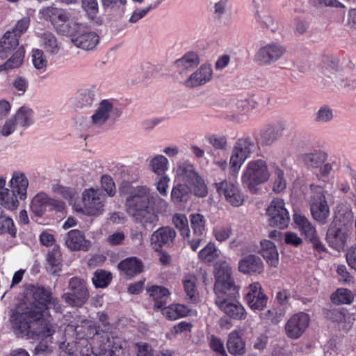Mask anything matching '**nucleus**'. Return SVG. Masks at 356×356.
Returning <instances> with one entry per match:
<instances>
[{
  "instance_id": "f257e3e1",
  "label": "nucleus",
  "mask_w": 356,
  "mask_h": 356,
  "mask_svg": "<svg viewBox=\"0 0 356 356\" xmlns=\"http://www.w3.org/2000/svg\"><path fill=\"white\" fill-rule=\"evenodd\" d=\"M125 206L133 220L145 229H152L159 221L158 213L167 212L170 207L165 200L147 186L133 188Z\"/></svg>"
},
{
  "instance_id": "f03ea898",
  "label": "nucleus",
  "mask_w": 356,
  "mask_h": 356,
  "mask_svg": "<svg viewBox=\"0 0 356 356\" xmlns=\"http://www.w3.org/2000/svg\"><path fill=\"white\" fill-rule=\"evenodd\" d=\"M9 323L16 334L28 339L46 338L55 332V326L43 318V313L40 310H30L26 307H16L10 309Z\"/></svg>"
},
{
  "instance_id": "7ed1b4c3",
  "label": "nucleus",
  "mask_w": 356,
  "mask_h": 356,
  "mask_svg": "<svg viewBox=\"0 0 356 356\" xmlns=\"http://www.w3.org/2000/svg\"><path fill=\"white\" fill-rule=\"evenodd\" d=\"M237 293V287L222 291L217 287L216 292H214V302L227 316L232 319L241 321L246 318L247 312L238 300Z\"/></svg>"
},
{
  "instance_id": "20e7f679",
  "label": "nucleus",
  "mask_w": 356,
  "mask_h": 356,
  "mask_svg": "<svg viewBox=\"0 0 356 356\" xmlns=\"http://www.w3.org/2000/svg\"><path fill=\"white\" fill-rule=\"evenodd\" d=\"M270 177L267 162L262 159H253L246 164L241 182L251 193H254L257 191V186L267 182Z\"/></svg>"
},
{
  "instance_id": "39448f33",
  "label": "nucleus",
  "mask_w": 356,
  "mask_h": 356,
  "mask_svg": "<svg viewBox=\"0 0 356 356\" xmlns=\"http://www.w3.org/2000/svg\"><path fill=\"white\" fill-rule=\"evenodd\" d=\"M258 148L254 140L250 136L238 138L232 149L229 160L230 172L237 174L245 161L251 156Z\"/></svg>"
},
{
  "instance_id": "423d86ee",
  "label": "nucleus",
  "mask_w": 356,
  "mask_h": 356,
  "mask_svg": "<svg viewBox=\"0 0 356 356\" xmlns=\"http://www.w3.org/2000/svg\"><path fill=\"white\" fill-rule=\"evenodd\" d=\"M309 188L311 195L309 199V204L311 214L316 222L321 225H325L327 222L330 211L323 186L312 184Z\"/></svg>"
},
{
  "instance_id": "0eeeda50",
  "label": "nucleus",
  "mask_w": 356,
  "mask_h": 356,
  "mask_svg": "<svg viewBox=\"0 0 356 356\" xmlns=\"http://www.w3.org/2000/svg\"><path fill=\"white\" fill-rule=\"evenodd\" d=\"M68 289L62 295V299L72 307H82L90 297L86 280L79 277L70 279Z\"/></svg>"
},
{
  "instance_id": "6e6552de",
  "label": "nucleus",
  "mask_w": 356,
  "mask_h": 356,
  "mask_svg": "<svg viewBox=\"0 0 356 356\" xmlns=\"http://www.w3.org/2000/svg\"><path fill=\"white\" fill-rule=\"evenodd\" d=\"M176 174L184 184H188L193 187L195 195L203 197L207 195L206 184L195 171L193 165L190 162L184 161L180 163L177 166Z\"/></svg>"
},
{
  "instance_id": "1a4fd4ad",
  "label": "nucleus",
  "mask_w": 356,
  "mask_h": 356,
  "mask_svg": "<svg viewBox=\"0 0 356 356\" xmlns=\"http://www.w3.org/2000/svg\"><path fill=\"white\" fill-rule=\"evenodd\" d=\"M31 294L33 298L32 302L22 303L17 307H26L32 311L40 310L42 313L47 305H52L56 310L60 309L58 300L52 296L49 289L43 286H33Z\"/></svg>"
},
{
  "instance_id": "9d476101",
  "label": "nucleus",
  "mask_w": 356,
  "mask_h": 356,
  "mask_svg": "<svg viewBox=\"0 0 356 356\" xmlns=\"http://www.w3.org/2000/svg\"><path fill=\"white\" fill-rule=\"evenodd\" d=\"M82 211L85 215L99 216L104 211L106 195L99 189L92 188L86 189L82 194Z\"/></svg>"
},
{
  "instance_id": "9b49d317",
  "label": "nucleus",
  "mask_w": 356,
  "mask_h": 356,
  "mask_svg": "<svg viewBox=\"0 0 356 356\" xmlns=\"http://www.w3.org/2000/svg\"><path fill=\"white\" fill-rule=\"evenodd\" d=\"M268 225L280 229L286 228L290 222V216L282 199L274 198L266 209Z\"/></svg>"
},
{
  "instance_id": "f8f14e48",
  "label": "nucleus",
  "mask_w": 356,
  "mask_h": 356,
  "mask_svg": "<svg viewBox=\"0 0 356 356\" xmlns=\"http://www.w3.org/2000/svg\"><path fill=\"white\" fill-rule=\"evenodd\" d=\"M67 30H60L64 34L71 37L72 42L77 47L84 50L93 49L99 42V37L95 32H87L79 34L81 25L76 22H69Z\"/></svg>"
},
{
  "instance_id": "ddd939ff",
  "label": "nucleus",
  "mask_w": 356,
  "mask_h": 356,
  "mask_svg": "<svg viewBox=\"0 0 356 356\" xmlns=\"http://www.w3.org/2000/svg\"><path fill=\"white\" fill-rule=\"evenodd\" d=\"M120 111L108 99L101 101L94 113L90 117V124L92 127L99 128L106 123L112 118L119 117Z\"/></svg>"
},
{
  "instance_id": "4468645a",
  "label": "nucleus",
  "mask_w": 356,
  "mask_h": 356,
  "mask_svg": "<svg viewBox=\"0 0 356 356\" xmlns=\"http://www.w3.org/2000/svg\"><path fill=\"white\" fill-rule=\"evenodd\" d=\"M310 318L305 312H298L291 316L286 321L284 330L288 338L299 339L309 327Z\"/></svg>"
},
{
  "instance_id": "2eb2a0df",
  "label": "nucleus",
  "mask_w": 356,
  "mask_h": 356,
  "mask_svg": "<svg viewBox=\"0 0 356 356\" xmlns=\"http://www.w3.org/2000/svg\"><path fill=\"white\" fill-rule=\"evenodd\" d=\"M216 188L220 196H224L225 200L233 207H239L244 202V195L238 185L234 182L224 180L216 184Z\"/></svg>"
},
{
  "instance_id": "dca6fc26",
  "label": "nucleus",
  "mask_w": 356,
  "mask_h": 356,
  "mask_svg": "<svg viewBox=\"0 0 356 356\" xmlns=\"http://www.w3.org/2000/svg\"><path fill=\"white\" fill-rule=\"evenodd\" d=\"M31 209L36 216H42L47 211H61L64 209V204L61 201L49 197L46 193H40L33 197Z\"/></svg>"
},
{
  "instance_id": "f3484780",
  "label": "nucleus",
  "mask_w": 356,
  "mask_h": 356,
  "mask_svg": "<svg viewBox=\"0 0 356 356\" xmlns=\"http://www.w3.org/2000/svg\"><path fill=\"white\" fill-rule=\"evenodd\" d=\"M216 281L214 284L213 292H216L217 287L220 291L229 290L235 288L234 279L232 277V267L225 261H220L215 266Z\"/></svg>"
},
{
  "instance_id": "a211bd4d",
  "label": "nucleus",
  "mask_w": 356,
  "mask_h": 356,
  "mask_svg": "<svg viewBox=\"0 0 356 356\" xmlns=\"http://www.w3.org/2000/svg\"><path fill=\"white\" fill-rule=\"evenodd\" d=\"M176 232L170 227H161L153 232L150 237L152 248L159 252L163 246L170 247L173 244L176 237Z\"/></svg>"
},
{
  "instance_id": "6ab92c4d",
  "label": "nucleus",
  "mask_w": 356,
  "mask_h": 356,
  "mask_svg": "<svg viewBox=\"0 0 356 356\" xmlns=\"http://www.w3.org/2000/svg\"><path fill=\"white\" fill-rule=\"evenodd\" d=\"M245 300L251 309L262 310L266 307L268 297L264 293L261 284L254 282L249 286Z\"/></svg>"
},
{
  "instance_id": "aec40b11",
  "label": "nucleus",
  "mask_w": 356,
  "mask_h": 356,
  "mask_svg": "<svg viewBox=\"0 0 356 356\" xmlns=\"http://www.w3.org/2000/svg\"><path fill=\"white\" fill-rule=\"evenodd\" d=\"M285 52L284 48L276 43H270L260 48L255 55V60L261 65H268L277 60Z\"/></svg>"
},
{
  "instance_id": "412c9836",
  "label": "nucleus",
  "mask_w": 356,
  "mask_h": 356,
  "mask_svg": "<svg viewBox=\"0 0 356 356\" xmlns=\"http://www.w3.org/2000/svg\"><path fill=\"white\" fill-rule=\"evenodd\" d=\"M66 246L72 251H88L91 245L90 241L86 238L83 232L72 229L68 232L64 238Z\"/></svg>"
},
{
  "instance_id": "4be33fe9",
  "label": "nucleus",
  "mask_w": 356,
  "mask_h": 356,
  "mask_svg": "<svg viewBox=\"0 0 356 356\" xmlns=\"http://www.w3.org/2000/svg\"><path fill=\"white\" fill-rule=\"evenodd\" d=\"M238 269L245 275H257L264 272V265L259 256L249 254L238 261Z\"/></svg>"
},
{
  "instance_id": "5701e85b",
  "label": "nucleus",
  "mask_w": 356,
  "mask_h": 356,
  "mask_svg": "<svg viewBox=\"0 0 356 356\" xmlns=\"http://www.w3.org/2000/svg\"><path fill=\"white\" fill-rule=\"evenodd\" d=\"M212 74L211 65L209 64H202L184 81V85L189 88L203 86L211 79Z\"/></svg>"
},
{
  "instance_id": "b1692460",
  "label": "nucleus",
  "mask_w": 356,
  "mask_h": 356,
  "mask_svg": "<svg viewBox=\"0 0 356 356\" xmlns=\"http://www.w3.org/2000/svg\"><path fill=\"white\" fill-rule=\"evenodd\" d=\"M40 14L42 18L50 21L54 26L57 28L60 26V31L69 29L67 24H64L68 20L67 14L64 10L54 6H47L40 10Z\"/></svg>"
},
{
  "instance_id": "393cba45",
  "label": "nucleus",
  "mask_w": 356,
  "mask_h": 356,
  "mask_svg": "<svg viewBox=\"0 0 356 356\" xmlns=\"http://www.w3.org/2000/svg\"><path fill=\"white\" fill-rule=\"evenodd\" d=\"M345 166H350V165L337 158L331 160L330 162H325L319 172L316 173V179L318 181L326 184L330 181V175L332 170L343 171L346 173L347 169Z\"/></svg>"
},
{
  "instance_id": "a878e982",
  "label": "nucleus",
  "mask_w": 356,
  "mask_h": 356,
  "mask_svg": "<svg viewBox=\"0 0 356 356\" xmlns=\"http://www.w3.org/2000/svg\"><path fill=\"white\" fill-rule=\"evenodd\" d=\"M284 124L281 122L266 126L260 132V140L262 145H271L277 141L283 134Z\"/></svg>"
},
{
  "instance_id": "bb28decb",
  "label": "nucleus",
  "mask_w": 356,
  "mask_h": 356,
  "mask_svg": "<svg viewBox=\"0 0 356 356\" xmlns=\"http://www.w3.org/2000/svg\"><path fill=\"white\" fill-rule=\"evenodd\" d=\"M193 192V187L187 184H177L171 190V202L175 205L183 206L190 200Z\"/></svg>"
},
{
  "instance_id": "cd10ccee",
  "label": "nucleus",
  "mask_w": 356,
  "mask_h": 356,
  "mask_svg": "<svg viewBox=\"0 0 356 356\" xmlns=\"http://www.w3.org/2000/svg\"><path fill=\"white\" fill-rule=\"evenodd\" d=\"M348 234L341 228H334L330 225L326 234V241L333 249L341 251L346 244Z\"/></svg>"
},
{
  "instance_id": "c85d7f7f",
  "label": "nucleus",
  "mask_w": 356,
  "mask_h": 356,
  "mask_svg": "<svg viewBox=\"0 0 356 356\" xmlns=\"http://www.w3.org/2000/svg\"><path fill=\"white\" fill-rule=\"evenodd\" d=\"M327 154L320 150H316L312 152L304 154L302 156L303 163L310 169H318L325 164L327 161Z\"/></svg>"
},
{
  "instance_id": "c756f323",
  "label": "nucleus",
  "mask_w": 356,
  "mask_h": 356,
  "mask_svg": "<svg viewBox=\"0 0 356 356\" xmlns=\"http://www.w3.org/2000/svg\"><path fill=\"white\" fill-rule=\"evenodd\" d=\"M260 244L259 253L268 264L277 266L279 263V254L275 245L268 240L261 241Z\"/></svg>"
},
{
  "instance_id": "7c9ffc66",
  "label": "nucleus",
  "mask_w": 356,
  "mask_h": 356,
  "mask_svg": "<svg viewBox=\"0 0 356 356\" xmlns=\"http://www.w3.org/2000/svg\"><path fill=\"white\" fill-rule=\"evenodd\" d=\"M19 44V38L8 31L0 40V59H6Z\"/></svg>"
},
{
  "instance_id": "2f4dec72",
  "label": "nucleus",
  "mask_w": 356,
  "mask_h": 356,
  "mask_svg": "<svg viewBox=\"0 0 356 356\" xmlns=\"http://www.w3.org/2000/svg\"><path fill=\"white\" fill-rule=\"evenodd\" d=\"M149 296L154 302V309H163L168 303L170 293L167 288L161 286H152L148 289Z\"/></svg>"
},
{
  "instance_id": "473e14b6",
  "label": "nucleus",
  "mask_w": 356,
  "mask_h": 356,
  "mask_svg": "<svg viewBox=\"0 0 356 356\" xmlns=\"http://www.w3.org/2000/svg\"><path fill=\"white\" fill-rule=\"evenodd\" d=\"M330 318L339 323V329L346 332L351 329L355 321L354 314L346 310L334 309L331 312Z\"/></svg>"
},
{
  "instance_id": "72a5a7b5",
  "label": "nucleus",
  "mask_w": 356,
  "mask_h": 356,
  "mask_svg": "<svg viewBox=\"0 0 356 356\" xmlns=\"http://www.w3.org/2000/svg\"><path fill=\"white\" fill-rule=\"evenodd\" d=\"M10 184L13 188V191L17 193L21 200L26 199L29 181L24 173L15 172L10 180Z\"/></svg>"
},
{
  "instance_id": "f704fd0d",
  "label": "nucleus",
  "mask_w": 356,
  "mask_h": 356,
  "mask_svg": "<svg viewBox=\"0 0 356 356\" xmlns=\"http://www.w3.org/2000/svg\"><path fill=\"white\" fill-rule=\"evenodd\" d=\"M118 268L127 276L133 277L143 271V264L138 259L131 257L120 262Z\"/></svg>"
},
{
  "instance_id": "c9c22d12",
  "label": "nucleus",
  "mask_w": 356,
  "mask_h": 356,
  "mask_svg": "<svg viewBox=\"0 0 356 356\" xmlns=\"http://www.w3.org/2000/svg\"><path fill=\"white\" fill-rule=\"evenodd\" d=\"M96 96L94 87L80 88L76 97V106L78 108L88 107L92 104Z\"/></svg>"
},
{
  "instance_id": "e433bc0d",
  "label": "nucleus",
  "mask_w": 356,
  "mask_h": 356,
  "mask_svg": "<svg viewBox=\"0 0 356 356\" xmlns=\"http://www.w3.org/2000/svg\"><path fill=\"white\" fill-rule=\"evenodd\" d=\"M227 347L229 353L233 355H239L245 353V342L237 331H234L229 334Z\"/></svg>"
},
{
  "instance_id": "4c0bfd02",
  "label": "nucleus",
  "mask_w": 356,
  "mask_h": 356,
  "mask_svg": "<svg viewBox=\"0 0 356 356\" xmlns=\"http://www.w3.org/2000/svg\"><path fill=\"white\" fill-rule=\"evenodd\" d=\"M182 282L186 298L192 302H197L199 293L197 289L196 277L193 275H187L184 277Z\"/></svg>"
},
{
  "instance_id": "58836bf2",
  "label": "nucleus",
  "mask_w": 356,
  "mask_h": 356,
  "mask_svg": "<svg viewBox=\"0 0 356 356\" xmlns=\"http://www.w3.org/2000/svg\"><path fill=\"white\" fill-rule=\"evenodd\" d=\"M47 261L48 264V270L53 275L61 270V253L58 248H54L47 254Z\"/></svg>"
},
{
  "instance_id": "ea45409f",
  "label": "nucleus",
  "mask_w": 356,
  "mask_h": 356,
  "mask_svg": "<svg viewBox=\"0 0 356 356\" xmlns=\"http://www.w3.org/2000/svg\"><path fill=\"white\" fill-rule=\"evenodd\" d=\"M41 45L47 53L55 55L60 51L56 37L51 32H45L41 36Z\"/></svg>"
},
{
  "instance_id": "a19ab883",
  "label": "nucleus",
  "mask_w": 356,
  "mask_h": 356,
  "mask_svg": "<svg viewBox=\"0 0 356 356\" xmlns=\"http://www.w3.org/2000/svg\"><path fill=\"white\" fill-rule=\"evenodd\" d=\"M353 220V213L349 207L343 204L337 207L334 216V223H339L341 225L346 226L351 223Z\"/></svg>"
},
{
  "instance_id": "79ce46f5",
  "label": "nucleus",
  "mask_w": 356,
  "mask_h": 356,
  "mask_svg": "<svg viewBox=\"0 0 356 356\" xmlns=\"http://www.w3.org/2000/svg\"><path fill=\"white\" fill-rule=\"evenodd\" d=\"M149 167L156 175H165L168 169V160L163 155H156L149 160Z\"/></svg>"
},
{
  "instance_id": "37998d69",
  "label": "nucleus",
  "mask_w": 356,
  "mask_h": 356,
  "mask_svg": "<svg viewBox=\"0 0 356 356\" xmlns=\"http://www.w3.org/2000/svg\"><path fill=\"white\" fill-rule=\"evenodd\" d=\"M0 204L5 209L10 211L16 209L19 206V201L15 192L8 188L3 189L0 192Z\"/></svg>"
},
{
  "instance_id": "c03bdc74",
  "label": "nucleus",
  "mask_w": 356,
  "mask_h": 356,
  "mask_svg": "<svg viewBox=\"0 0 356 356\" xmlns=\"http://www.w3.org/2000/svg\"><path fill=\"white\" fill-rule=\"evenodd\" d=\"M293 220L300 232L305 235L307 239L316 234L315 227L305 216L295 213L293 215Z\"/></svg>"
},
{
  "instance_id": "a18cd8bd",
  "label": "nucleus",
  "mask_w": 356,
  "mask_h": 356,
  "mask_svg": "<svg viewBox=\"0 0 356 356\" xmlns=\"http://www.w3.org/2000/svg\"><path fill=\"white\" fill-rule=\"evenodd\" d=\"M200 58L197 53L190 51L176 61L177 66L181 70H189L196 67L200 64Z\"/></svg>"
},
{
  "instance_id": "49530a36",
  "label": "nucleus",
  "mask_w": 356,
  "mask_h": 356,
  "mask_svg": "<svg viewBox=\"0 0 356 356\" xmlns=\"http://www.w3.org/2000/svg\"><path fill=\"white\" fill-rule=\"evenodd\" d=\"M75 330L77 333L82 332V337H92L95 335H100L102 332L100 325H97L95 323L88 320L83 321L81 325L76 327Z\"/></svg>"
},
{
  "instance_id": "de8ad7c7",
  "label": "nucleus",
  "mask_w": 356,
  "mask_h": 356,
  "mask_svg": "<svg viewBox=\"0 0 356 356\" xmlns=\"http://www.w3.org/2000/svg\"><path fill=\"white\" fill-rule=\"evenodd\" d=\"M8 234L13 238L17 234V229L13 219L6 216L2 208L0 207V235Z\"/></svg>"
},
{
  "instance_id": "09e8293b",
  "label": "nucleus",
  "mask_w": 356,
  "mask_h": 356,
  "mask_svg": "<svg viewBox=\"0 0 356 356\" xmlns=\"http://www.w3.org/2000/svg\"><path fill=\"white\" fill-rule=\"evenodd\" d=\"M33 110L28 106L20 107L13 116L17 124L21 127H27L33 123Z\"/></svg>"
},
{
  "instance_id": "8fccbe9b",
  "label": "nucleus",
  "mask_w": 356,
  "mask_h": 356,
  "mask_svg": "<svg viewBox=\"0 0 356 356\" xmlns=\"http://www.w3.org/2000/svg\"><path fill=\"white\" fill-rule=\"evenodd\" d=\"M334 118V112L328 105L321 106L314 114V121L319 124L330 122Z\"/></svg>"
},
{
  "instance_id": "3c124183",
  "label": "nucleus",
  "mask_w": 356,
  "mask_h": 356,
  "mask_svg": "<svg viewBox=\"0 0 356 356\" xmlns=\"http://www.w3.org/2000/svg\"><path fill=\"white\" fill-rule=\"evenodd\" d=\"M191 226L194 235L202 236L205 232L206 220L201 213H192L190 216Z\"/></svg>"
},
{
  "instance_id": "603ef678",
  "label": "nucleus",
  "mask_w": 356,
  "mask_h": 356,
  "mask_svg": "<svg viewBox=\"0 0 356 356\" xmlns=\"http://www.w3.org/2000/svg\"><path fill=\"white\" fill-rule=\"evenodd\" d=\"M24 57V49L23 47H20L4 64L0 65V70L19 67L23 63Z\"/></svg>"
},
{
  "instance_id": "864d4df0",
  "label": "nucleus",
  "mask_w": 356,
  "mask_h": 356,
  "mask_svg": "<svg viewBox=\"0 0 356 356\" xmlns=\"http://www.w3.org/2000/svg\"><path fill=\"white\" fill-rule=\"evenodd\" d=\"M353 300V293L346 289H339L331 296L332 302L337 305L350 304Z\"/></svg>"
},
{
  "instance_id": "5fc2aeb1",
  "label": "nucleus",
  "mask_w": 356,
  "mask_h": 356,
  "mask_svg": "<svg viewBox=\"0 0 356 356\" xmlns=\"http://www.w3.org/2000/svg\"><path fill=\"white\" fill-rule=\"evenodd\" d=\"M206 140L215 149L225 151L227 149V138L224 135L210 134L206 136Z\"/></svg>"
},
{
  "instance_id": "6e6d98bb",
  "label": "nucleus",
  "mask_w": 356,
  "mask_h": 356,
  "mask_svg": "<svg viewBox=\"0 0 356 356\" xmlns=\"http://www.w3.org/2000/svg\"><path fill=\"white\" fill-rule=\"evenodd\" d=\"M274 172V183L273 191L275 193H280L286 188V183L284 178V172L280 167L274 163L273 165Z\"/></svg>"
},
{
  "instance_id": "4d7b16f0",
  "label": "nucleus",
  "mask_w": 356,
  "mask_h": 356,
  "mask_svg": "<svg viewBox=\"0 0 356 356\" xmlns=\"http://www.w3.org/2000/svg\"><path fill=\"white\" fill-rule=\"evenodd\" d=\"M52 191L67 200L70 204H72L75 202L76 191L74 188L65 187L60 184H54L52 186Z\"/></svg>"
},
{
  "instance_id": "13d9d810",
  "label": "nucleus",
  "mask_w": 356,
  "mask_h": 356,
  "mask_svg": "<svg viewBox=\"0 0 356 356\" xmlns=\"http://www.w3.org/2000/svg\"><path fill=\"white\" fill-rule=\"evenodd\" d=\"M172 222L175 226L179 230L183 237H189L190 229L188 227V219L184 214L176 213L172 217Z\"/></svg>"
},
{
  "instance_id": "bf43d9fd",
  "label": "nucleus",
  "mask_w": 356,
  "mask_h": 356,
  "mask_svg": "<svg viewBox=\"0 0 356 356\" xmlns=\"http://www.w3.org/2000/svg\"><path fill=\"white\" fill-rule=\"evenodd\" d=\"M112 279L111 273L104 270H97L94 273L92 282L97 288L106 287Z\"/></svg>"
},
{
  "instance_id": "052dcab7",
  "label": "nucleus",
  "mask_w": 356,
  "mask_h": 356,
  "mask_svg": "<svg viewBox=\"0 0 356 356\" xmlns=\"http://www.w3.org/2000/svg\"><path fill=\"white\" fill-rule=\"evenodd\" d=\"M218 250L216 248L214 243H209L199 252L200 258L207 262H211L218 257Z\"/></svg>"
},
{
  "instance_id": "680f3d73",
  "label": "nucleus",
  "mask_w": 356,
  "mask_h": 356,
  "mask_svg": "<svg viewBox=\"0 0 356 356\" xmlns=\"http://www.w3.org/2000/svg\"><path fill=\"white\" fill-rule=\"evenodd\" d=\"M257 106V103L253 99H241L236 102V112L238 114L245 115L250 111L254 109Z\"/></svg>"
},
{
  "instance_id": "e2e57ef3",
  "label": "nucleus",
  "mask_w": 356,
  "mask_h": 356,
  "mask_svg": "<svg viewBox=\"0 0 356 356\" xmlns=\"http://www.w3.org/2000/svg\"><path fill=\"white\" fill-rule=\"evenodd\" d=\"M32 62L37 70H44L47 66V60L41 49H33L32 51Z\"/></svg>"
},
{
  "instance_id": "0e129e2a",
  "label": "nucleus",
  "mask_w": 356,
  "mask_h": 356,
  "mask_svg": "<svg viewBox=\"0 0 356 356\" xmlns=\"http://www.w3.org/2000/svg\"><path fill=\"white\" fill-rule=\"evenodd\" d=\"M170 181V177L166 174L158 175V177L156 179L154 185L156 191L161 196L167 195Z\"/></svg>"
},
{
  "instance_id": "69168bd1",
  "label": "nucleus",
  "mask_w": 356,
  "mask_h": 356,
  "mask_svg": "<svg viewBox=\"0 0 356 356\" xmlns=\"http://www.w3.org/2000/svg\"><path fill=\"white\" fill-rule=\"evenodd\" d=\"M213 5V14L218 19H221L222 15L227 12L228 0H210Z\"/></svg>"
},
{
  "instance_id": "338daca9",
  "label": "nucleus",
  "mask_w": 356,
  "mask_h": 356,
  "mask_svg": "<svg viewBox=\"0 0 356 356\" xmlns=\"http://www.w3.org/2000/svg\"><path fill=\"white\" fill-rule=\"evenodd\" d=\"M103 6L111 11L124 13L127 0H102Z\"/></svg>"
},
{
  "instance_id": "774afa93",
  "label": "nucleus",
  "mask_w": 356,
  "mask_h": 356,
  "mask_svg": "<svg viewBox=\"0 0 356 356\" xmlns=\"http://www.w3.org/2000/svg\"><path fill=\"white\" fill-rule=\"evenodd\" d=\"M101 185L108 196L113 197L115 194V186L112 177L104 175L101 178Z\"/></svg>"
}]
</instances>
